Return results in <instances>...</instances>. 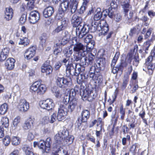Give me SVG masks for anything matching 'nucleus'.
<instances>
[{
    "mask_svg": "<svg viewBox=\"0 0 155 155\" xmlns=\"http://www.w3.org/2000/svg\"><path fill=\"white\" fill-rule=\"evenodd\" d=\"M114 10L111 8H109L108 9H106L104 10L103 12H105L108 16L111 19H112L114 18V15L116 14L114 12Z\"/></svg>",
    "mask_w": 155,
    "mask_h": 155,
    "instance_id": "nucleus-32",
    "label": "nucleus"
},
{
    "mask_svg": "<svg viewBox=\"0 0 155 155\" xmlns=\"http://www.w3.org/2000/svg\"><path fill=\"white\" fill-rule=\"evenodd\" d=\"M68 23V21L66 18H62L61 21V24L60 25L62 26H63L64 28H65L67 26V24Z\"/></svg>",
    "mask_w": 155,
    "mask_h": 155,
    "instance_id": "nucleus-51",
    "label": "nucleus"
},
{
    "mask_svg": "<svg viewBox=\"0 0 155 155\" xmlns=\"http://www.w3.org/2000/svg\"><path fill=\"white\" fill-rule=\"evenodd\" d=\"M58 86L61 88H67L71 86L72 85V82L70 78H59L57 81Z\"/></svg>",
    "mask_w": 155,
    "mask_h": 155,
    "instance_id": "nucleus-8",
    "label": "nucleus"
},
{
    "mask_svg": "<svg viewBox=\"0 0 155 155\" xmlns=\"http://www.w3.org/2000/svg\"><path fill=\"white\" fill-rule=\"evenodd\" d=\"M84 71L82 72H81V73L80 74V76H78L77 78V81H79L80 83H83L84 84H86L88 80V75L87 74H85L84 72Z\"/></svg>",
    "mask_w": 155,
    "mask_h": 155,
    "instance_id": "nucleus-22",
    "label": "nucleus"
},
{
    "mask_svg": "<svg viewBox=\"0 0 155 155\" xmlns=\"http://www.w3.org/2000/svg\"><path fill=\"white\" fill-rule=\"evenodd\" d=\"M147 66V69L148 70H151L153 71L155 68V64L152 63H149L148 64H146Z\"/></svg>",
    "mask_w": 155,
    "mask_h": 155,
    "instance_id": "nucleus-63",
    "label": "nucleus"
},
{
    "mask_svg": "<svg viewBox=\"0 0 155 155\" xmlns=\"http://www.w3.org/2000/svg\"><path fill=\"white\" fill-rule=\"evenodd\" d=\"M88 44L87 45V49H93L94 46V41H91L90 42H88Z\"/></svg>",
    "mask_w": 155,
    "mask_h": 155,
    "instance_id": "nucleus-56",
    "label": "nucleus"
},
{
    "mask_svg": "<svg viewBox=\"0 0 155 155\" xmlns=\"http://www.w3.org/2000/svg\"><path fill=\"white\" fill-rule=\"evenodd\" d=\"M58 133L64 140L68 135L69 132L66 129H65L64 128H61L60 131L58 132Z\"/></svg>",
    "mask_w": 155,
    "mask_h": 155,
    "instance_id": "nucleus-40",
    "label": "nucleus"
},
{
    "mask_svg": "<svg viewBox=\"0 0 155 155\" xmlns=\"http://www.w3.org/2000/svg\"><path fill=\"white\" fill-rule=\"evenodd\" d=\"M95 65L97 67V71L98 72H100L101 70H103L106 65L105 58H97Z\"/></svg>",
    "mask_w": 155,
    "mask_h": 155,
    "instance_id": "nucleus-14",
    "label": "nucleus"
},
{
    "mask_svg": "<svg viewBox=\"0 0 155 155\" xmlns=\"http://www.w3.org/2000/svg\"><path fill=\"white\" fill-rule=\"evenodd\" d=\"M62 148L57 144H54L52 149V153H58L61 152L62 150Z\"/></svg>",
    "mask_w": 155,
    "mask_h": 155,
    "instance_id": "nucleus-36",
    "label": "nucleus"
},
{
    "mask_svg": "<svg viewBox=\"0 0 155 155\" xmlns=\"http://www.w3.org/2000/svg\"><path fill=\"white\" fill-rule=\"evenodd\" d=\"M70 2L68 0H65L61 3L58 8V14L63 16L68 10L69 9Z\"/></svg>",
    "mask_w": 155,
    "mask_h": 155,
    "instance_id": "nucleus-9",
    "label": "nucleus"
},
{
    "mask_svg": "<svg viewBox=\"0 0 155 155\" xmlns=\"http://www.w3.org/2000/svg\"><path fill=\"white\" fill-rule=\"evenodd\" d=\"M28 18L30 23L33 24L35 23L40 19L39 13L36 10L31 12L30 13Z\"/></svg>",
    "mask_w": 155,
    "mask_h": 155,
    "instance_id": "nucleus-12",
    "label": "nucleus"
},
{
    "mask_svg": "<svg viewBox=\"0 0 155 155\" xmlns=\"http://www.w3.org/2000/svg\"><path fill=\"white\" fill-rule=\"evenodd\" d=\"M90 78L94 81H97L98 83H101L103 80L102 75L100 73H96L91 72H90Z\"/></svg>",
    "mask_w": 155,
    "mask_h": 155,
    "instance_id": "nucleus-19",
    "label": "nucleus"
},
{
    "mask_svg": "<svg viewBox=\"0 0 155 155\" xmlns=\"http://www.w3.org/2000/svg\"><path fill=\"white\" fill-rule=\"evenodd\" d=\"M81 121L82 122H86L90 117V112L87 110H83L81 114Z\"/></svg>",
    "mask_w": 155,
    "mask_h": 155,
    "instance_id": "nucleus-25",
    "label": "nucleus"
},
{
    "mask_svg": "<svg viewBox=\"0 0 155 155\" xmlns=\"http://www.w3.org/2000/svg\"><path fill=\"white\" fill-rule=\"evenodd\" d=\"M69 41V39L67 37V36L64 37L62 39L61 41L58 43L55 44V47H60L61 45L64 46Z\"/></svg>",
    "mask_w": 155,
    "mask_h": 155,
    "instance_id": "nucleus-31",
    "label": "nucleus"
},
{
    "mask_svg": "<svg viewBox=\"0 0 155 155\" xmlns=\"http://www.w3.org/2000/svg\"><path fill=\"white\" fill-rule=\"evenodd\" d=\"M54 12V8L53 7L50 6L44 9L43 12L44 17L46 18L51 17Z\"/></svg>",
    "mask_w": 155,
    "mask_h": 155,
    "instance_id": "nucleus-23",
    "label": "nucleus"
},
{
    "mask_svg": "<svg viewBox=\"0 0 155 155\" xmlns=\"http://www.w3.org/2000/svg\"><path fill=\"white\" fill-rule=\"evenodd\" d=\"M92 91L88 88L84 89H81L80 90V95L82 99L84 100L89 101V98L92 97L91 94Z\"/></svg>",
    "mask_w": 155,
    "mask_h": 155,
    "instance_id": "nucleus-13",
    "label": "nucleus"
},
{
    "mask_svg": "<svg viewBox=\"0 0 155 155\" xmlns=\"http://www.w3.org/2000/svg\"><path fill=\"white\" fill-rule=\"evenodd\" d=\"M85 37L84 38V41L86 43L90 42L93 38L92 36L90 34H87L85 35Z\"/></svg>",
    "mask_w": 155,
    "mask_h": 155,
    "instance_id": "nucleus-60",
    "label": "nucleus"
},
{
    "mask_svg": "<svg viewBox=\"0 0 155 155\" xmlns=\"http://www.w3.org/2000/svg\"><path fill=\"white\" fill-rule=\"evenodd\" d=\"M153 29L152 28H150L148 29L146 33L144 35V39H148L150 37L151 34V32Z\"/></svg>",
    "mask_w": 155,
    "mask_h": 155,
    "instance_id": "nucleus-49",
    "label": "nucleus"
},
{
    "mask_svg": "<svg viewBox=\"0 0 155 155\" xmlns=\"http://www.w3.org/2000/svg\"><path fill=\"white\" fill-rule=\"evenodd\" d=\"M134 61H133L132 64L133 65L137 66L139 63V57L138 54H135L133 58Z\"/></svg>",
    "mask_w": 155,
    "mask_h": 155,
    "instance_id": "nucleus-46",
    "label": "nucleus"
},
{
    "mask_svg": "<svg viewBox=\"0 0 155 155\" xmlns=\"http://www.w3.org/2000/svg\"><path fill=\"white\" fill-rule=\"evenodd\" d=\"M20 121V117L19 116L16 117L13 121L12 127L16 129L18 126L19 124Z\"/></svg>",
    "mask_w": 155,
    "mask_h": 155,
    "instance_id": "nucleus-43",
    "label": "nucleus"
},
{
    "mask_svg": "<svg viewBox=\"0 0 155 155\" xmlns=\"http://www.w3.org/2000/svg\"><path fill=\"white\" fill-rule=\"evenodd\" d=\"M69 5V9L70 10V12L71 15L75 13L77 9L79 3L78 0H71Z\"/></svg>",
    "mask_w": 155,
    "mask_h": 155,
    "instance_id": "nucleus-21",
    "label": "nucleus"
},
{
    "mask_svg": "<svg viewBox=\"0 0 155 155\" xmlns=\"http://www.w3.org/2000/svg\"><path fill=\"white\" fill-rule=\"evenodd\" d=\"M29 42V40L26 37H21L19 39L18 41V44L19 45H23L25 46L28 45Z\"/></svg>",
    "mask_w": 155,
    "mask_h": 155,
    "instance_id": "nucleus-35",
    "label": "nucleus"
},
{
    "mask_svg": "<svg viewBox=\"0 0 155 155\" xmlns=\"http://www.w3.org/2000/svg\"><path fill=\"white\" fill-rule=\"evenodd\" d=\"M12 144L13 145L16 146L20 143V138L18 137L13 136L12 137L11 140Z\"/></svg>",
    "mask_w": 155,
    "mask_h": 155,
    "instance_id": "nucleus-44",
    "label": "nucleus"
},
{
    "mask_svg": "<svg viewBox=\"0 0 155 155\" xmlns=\"http://www.w3.org/2000/svg\"><path fill=\"white\" fill-rule=\"evenodd\" d=\"M52 143L51 139L50 137L47 138L45 142L41 140L39 143V149L41 150L43 153H48L50 150Z\"/></svg>",
    "mask_w": 155,
    "mask_h": 155,
    "instance_id": "nucleus-6",
    "label": "nucleus"
},
{
    "mask_svg": "<svg viewBox=\"0 0 155 155\" xmlns=\"http://www.w3.org/2000/svg\"><path fill=\"white\" fill-rule=\"evenodd\" d=\"M101 9L100 8H97V12L94 15V19L95 21H99V20L101 18L102 15V13L101 12H100Z\"/></svg>",
    "mask_w": 155,
    "mask_h": 155,
    "instance_id": "nucleus-39",
    "label": "nucleus"
},
{
    "mask_svg": "<svg viewBox=\"0 0 155 155\" xmlns=\"http://www.w3.org/2000/svg\"><path fill=\"white\" fill-rule=\"evenodd\" d=\"M13 9L11 7L7 8L5 11L4 18L7 21L11 20L13 16Z\"/></svg>",
    "mask_w": 155,
    "mask_h": 155,
    "instance_id": "nucleus-24",
    "label": "nucleus"
},
{
    "mask_svg": "<svg viewBox=\"0 0 155 155\" xmlns=\"http://www.w3.org/2000/svg\"><path fill=\"white\" fill-rule=\"evenodd\" d=\"M10 138L8 136H5L3 139L4 143L5 146H8L10 143Z\"/></svg>",
    "mask_w": 155,
    "mask_h": 155,
    "instance_id": "nucleus-54",
    "label": "nucleus"
},
{
    "mask_svg": "<svg viewBox=\"0 0 155 155\" xmlns=\"http://www.w3.org/2000/svg\"><path fill=\"white\" fill-rule=\"evenodd\" d=\"M155 40V35L153 34L150 39H148L147 41L144 43L143 49L145 51L146 54H147L148 52L147 51L148 50L149 47Z\"/></svg>",
    "mask_w": 155,
    "mask_h": 155,
    "instance_id": "nucleus-16",
    "label": "nucleus"
},
{
    "mask_svg": "<svg viewBox=\"0 0 155 155\" xmlns=\"http://www.w3.org/2000/svg\"><path fill=\"white\" fill-rule=\"evenodd\" d=\"M87 139L90 141L92 142L95 143V138L91 135V133H88L86 136Z\"/></svg>",
    "mask_w": 155,
    "mask_h": 155,
    "instance_id": "nucleus-52",
    "label": "nucleus"
},
{
    "mask_svg": "<svg viewBox=\"0 0 155 155\" xmlns=\"http://www.w3.org/2000/svg\"><path fill=\"white\" fill-rule=\"evenodd\" d=\"M130 140V136L129 135H127L126 137H124L122 139V144L124 145H125L127 143V142L128 141L129 143Z\"/></svg>",
    "mask_w": 155,
    "mask_h": 155,
    "instance_id": "nucleus-48",
    "label": "nucleus"
},
{
    "mask_svg": "<svg viewBox=\"0 0 155 155\" xmlns=\"http://www.w3.org/2000/svg\"><path fill=\"white\" fill-rule=\"evenodd\" d=\"M41 71L42 73H45L46 74H49L52 71V68L50 65L44 64L41 67Z\"/></svg>",
    "mask_w": 155,
    "mask_h": 155,
    "instance_id": "nucleus-26",
    "label": "nucleus"
},
{
    "mask_svg": "<svg viewBox=\"0 0 155 155\" xmlns=\"http://www.w3.org/2000/svg\"><path fill=\"white\" fill-rule=\"evenodd\" d=\"M71 45L73 46V51L74 52L73 55L74 61L77 62L81 60L82 58L85 57L87 54V49L85 48V46L76 38H74L73 39V44Z\"/></svg>",
    "mask_w": 155,
    "mask_h": 155,
    "instance_id": "nucleus-1",
    "label": "nucleus"
},
{
    "mask_svg": "<svg viewBox=\"0 0 155 155\" xmlns=\"http://www.w3.org/2000/svg\"><path fill=\"white\" fill-rule=\"evenodd\" d=\"M129 129L126 125H124L121 127V131L124 134L128 133Z\"/></svg>",
    "mask_w": 155,
    "mask_h": 155,
    "instance_id": "nucleus-55",
    "label": "nucleus"
},
{
    "mask_svg": "<svg viewBox=\"0 0 155 155\" xmlns=\"http://www.w3.org/2000/svg\"><path fill=\"white\" fill-rule=\"evenodd\" d=\"M27 9L29 10H32L35 7V5L33 2L31 1H29L27 4Z\"/></svg>",
    "mask_w": 155,
    "mask_h": 155,
    "instance_id": "nucleus-57",
    "label": "nucleus"
},
{
    "mask_svg": "<svg viewBox=\"0 0 155 155\" xmlns=\"http://www.w3.org/2000/svg\"><path fill=\"white\" fill-rule=\"evenodd\" d=\"M1 123L2 124V127H4L5 128H7L9 125V119L6 117H2L1 119Z\"/></svg>",
    "mask_w": 155,
    "mask_h": 155,
    "instance_id": "nucleus-37",
    "label": "nucleus"
},
{
    "mask_svg": "<svg viewBox=\"0 0 155 155\" xmlns=\"http://www.w3.org/2000/svg\"><path fill=\"white\" fill-rule=\"evenodd\" d=\"M36 48L34 46L28 49L26 51L25 56L28 59H30L36 53Z\"/></svg>",
    "mask_w": 155,
    "mask_h": 155,
    "instance_id": "nucleus-17",
    "label": "nucleus"
},
{
    "mask_svg": "<svg viewBox=\"0 0 155 155\" xmlns=\"http://www.w3.org/2000/svg\"><path fill=\"white\" fill-rule=\"evenodd\" d=\"M33 121L31 120V118L25 121L23 126V128L24 130H27L30 129L33 126Z\"/></svg>",
    "mask_w": 155,
    "mask_h": 155,
    "instance_id": "nucleus-33",
    "label": "nucleus"
},
{
    "mask_svg": "<svg viewBox=\"0 0 155 155\" xmlns=\"http://www.w3.org/2000/svg\"><path fill=\"white\" fill-rule=\"evenodd\" d=\"M62 51V47L60 48V47H59V48H57L54 49V54L56 56L60 54Z\"/></svg>",
    "mask_w": 155,
    "mask_h": 155,
    "instance_id": "nucleus-53",
    "label": "nucleus"
},
{
    "mask_svg": "<svg viewBox=\"0 0 155 155\" xmlns=\"http://www.w3.org/2000/svg\"><path fill=\"white\" fill-rule=\"evenodd\" d=\"M67 73L72 76H77L84 71V68L81 66L79 64L75 62L68 63L66 66Z\"/></svg>",
    "mask_w": 155,
    "mask_h": 155,
    "instance_id": "nucleus-3",
    "label": "nucleus"
},
{
    "mask_svg": "<svg viewBox=\"0 0 155 155\" xmlns=\"http://www.w3.org/2000/svg\"><path fill=\"white\" fill-rule=\"evenodd\" d=\"M27 18V14L26 13H23L21 15L20 19L19 21L21 24H24L26 21Z\"/></svg>",
    "mask_w": 155,
    "mask_h": 155,
    "instance_id": "nucleus-50",
    "label": "nucleus"
},
{
    "mask_svg": "<svg viewBox=\"0 0 155 155\" xmlns=\"http://www.w3.org/2000/svg\"><path fill=\"white\" fill-rule=\"evenodd\" d=\"M129 81V77L128 75L124 76L123 80V83L121 87L122 89H125L128 84Z\"/></svg>",
    "mask_w": 155,
    "mask_h": 155,
    "instance_id": "nucleus-42",
    "label": "nucleus"
},
{
    "mask_svg": "<svg viewBox=\"0 0 155 155\" xmlns=\"http://www.w3.org/2000/svg\"><path fill=\"white\" fill-rule=\"evenodd\" d=\"M120 55V53L119 52H117L114 57L111 64V67H114L115 65L116 62L118 60V58L119 57Z\"/></svg>",
    "mask_w": 155,
    "mask_h": 155,
    "instance_id": "nucleus-45",
    "label": "nucleus"
},
{
    "mask_svg": "<svg viewBox=\"0 0 155 155\" xmlns=\"http://www.w3.org/2000/svg\"><path fill=\"white\" fill-rule=\"evenodd\" d=\"M15 61V59L13 58H8L5 63V67L8 70H12L14 68Z\"/></svg>",
    "mask_w": 155,
    "mask_h": 155,
    "instance_id": "nucleus-20",
    "label": "nucleus"
},
{
    "mask_svg": "<svg viewBox=\"0 0 155 155\" xmlns=\"http://www.w3.org/2000/svg\"><path fill=\"white\" fill-rule=\"evenodd\" d=\"M18 108L19 110L22 112L27 111L29 108V105L25 99H21L18 105Z\"/></svg>",
    "mask_w": 155,
    "mask_h": 155,
    "instance_id": "nucleus-15",
    "label": "nucleus"
},
{
    "mask_svg": "<svg viewBox=\"0 0 155 155\" xmlns=\"http://www.w3.org/2000/svg\"><path fill=\"white\" fill-rule=\"evenodd\" d=\"M88 25L89 31L91 32H94L96 31H101L102 34L105 35L109 29L108 24L106 21L103 20L94 21L91 26Z\"/></svg>",
    "mask_w": 155,
    "mask_h": 155,
    "instance_id": "nucleus-2",
    "label": "nucleus"
},
{
    "mask_svg": "<svg viewBox=\"0 0 155 155\" xmlns=\"http://www.w3.org/2000/svg\"><path fill=\"white\" fill-rule=\"evenodd\" d=\"M129 11V9H124V16L126 17V19L127 20V21L129 23H130L134 21L132 18L133 13L132 12L130 11L128 14V13Z\"/></svg>",
    "mask_w": 155,
    "mask_h": 155,
    "instance_id": "nucleus-29",
    "label": "nucleus"
},
{
    "mask_svg": "<svg viewBox=\"0 0 155 155\" xmlns=\"http://www.w3.org/2000/svg\"><path fill=\"white\" fill-rule=\"evenodd\" d=\"M113 18L116 21L118 22L121 20L122 17L120 14L116 13L115 15H114Z\"/></svg>",
    "mask_w": 155,
    "mask_h": 155,
    "instance_id": "nucleus-59",
    "label": "nucleus"
},
{
    "mask_svg": "<svg viewBox=\"0 0 155 155\" xmlns=\"http://www.w3.org/2000/svg\"><path fill=\"white\" fill-rule=\"evenodd\" d=\"M48 38V36L45 33H43L39 37V46L42 48L45 47L46 45V41Z\"/></svg>",
    "mask_w": 155,
    "mask_h": 155,
    "instance_id": "nucleus-28",
    "label": "nucleus"
},
{
    "mask_svg": "<svg viewBox=\"0 0 155 155\" xmlns=\"http://www.w3.org/2000/svg\"><path fill=\"white\" fill-rule=\"evenodd\" d=\"M71 45L68 46L65 48L63 51V52L65 56L69 58L73 53V50L71 48Z\"/></svg>",
    "mask_w": 155,
    "mask_h": 155,
    "instance_id": "nucleus-30",
    "label": "nucleus"
},
{
    "mask_svg": "<svg viewBox=\"0 0 155 155\" xmlns=\"http://www.w3.org/2000/svg\"><path fill=\"white\" fill-rule=\"evenodd\" d=\"M77 104V101L75 99H73L68 105H66V108H68L67 112H72L75 109Z\"/></svg>",
    "mask_w": 155,
    "mask_h": 155,
    "instance_id": "nucleus-27",
    "label": "nucleus"
},
{
    "mask_svg": "<svg viewBox=\"0 0 155 155\" xmlns=\"http://www.w3.org/2000/svg\"><path fill=\"white\" fill-rule=\"evenodd\" d=\"M39 104L41 108L48 110H51L54 105L53 100L50 99H47L45 101H41L40 102Z\"/></svg>",
    "mask_w": 155,
    "mask_h": 155,
    "instance_id": "nucleus-10",
    "label": "nucleus"
},
{
    "mask_svg": "<svg viewBox=\"0 0 155 155\" xmlns=\"http://www.w3.org/2000/svg\"><path fill=\"white\" fill-rule=\"evenodd\" d=\"M95 58V55L91 53H88L87 55L83 59L82 58V59L80 61H81V64L83 65H87L89 64L91 65L94 63Z\"/></svg>",
    "mask_w": 155,
    "mask_h": 155,
    "instance_id": "nucleus-11",
    "label": "nucleus"
},
{
    "mask_svg": "<svg viewBox=\"0 0 155 155\" xmlns=\"http://www.w3.org/2000/svg\"><path fill=\"white\" fill-rule=\"evenodd\" d=\"M65 28H63V26H62L60 25L58 26L55 29L52 31V35H55L56 34L58 33L61 31H62Z\"/></svg>",
    "mask_w": 155,
    "mask_h": 155,
    "instance_id": "nucleus-47",
    "label": "nucleus"
},
{
    "mask_svg": "<svg viewBox=\"0 0 155 155\" xmlns=\"http://www.w3.org/2000/svg\"><path fill=\"white\" fill-rule=\"evenodd\" d=\"M76 27V35L79 38L84 37L89 31L88 25L85 24L84 22L81 23Z\"/></svg>",
    "mask_w": 155,
    "mask_h": 155,
    "instance_id": "nucleus-5",
    "label": "nucleus"
},
{
    "mask_svg": "<svg viewBox=\"0 0 155 155\" xmlns=\"http://www.w3.org/2000/svg\"><path fill=\"white\" fill-rule=\"evenodd\" d=\"M8 55L3 53L2 52L1 53L0 55V61H3L5 60L8 57Z\"/></svg>",
    "mask_w": 155,
    "mask_h": 155,
    "instance_id": "nucleus-62",
    "label": "nucleus"
},
{
    "mask_svg": "<svg viewBox=\"0 0 155 155\" xmlns=\"http://www.w3.org/2000/svg\"><path fill=\"white\" fill-rule=\"evenodd\" d=\"M54 139L56 143L59 145L62 144L64 140V138L58 132L55 135Z\"/></svg>",
    "mask_w": 155,
    "mask_h": 155,
    "instance_id": "nucleus-34",
    "label": "nucleus"
},
{
    "mask_svg": "<svg viewBox=\"0 0 155 155\" xmlns=\"http://www.w3.org/2000/svg\"><path fill=\"white\" fill-rule=\"evenodd\" d=\"M82 21L81 18L77 15L74 14L72 16L71 22L73 27H76L81 23H83Z\"/></svg>",
    "mask_w": 155,
    "mask_h": 155,
    "instance_id": "nucleus-18",
    "label": "nucleus"
},
{
    "mask_svg": "<svg viewBox=\"0 0 155 155\" xmlns=\"http://www.w3.org/2000/svg\"><path fill=\"white\" fill-rule=\"evenodd\" d=\"M66 104H61L58 108L57 119L59 121H62L64 119L67 115V110Z\"/></svg>",
    "mask_w": 155,
    "mask_h": 155,
    "instance_id": "nucleus-7",
    "label": "nucleus"
},
{
    "mask_svg": "<svg viewBox=\"0 0 155 155\" xmlns=\"http://www.w3.org/2000/svg\"><path fill=\"white\" fill-rule=\"evenodd\" d=\"M46 89L45 85L41 84L39 82L37 81L33 83L30 87V91L32 93H36L41 95L45 93Z\"/></svg>",
    "mask_w": 155,
    "mask_h": 155,
    "instance_id": "nucleus-4",
    "label": "nucleus"
},
{
    "mask_svg": "<svg viewBox=\"0 0 155 155\" xmlns=\"http://www.w3.org/2000/svg\"><path fill=\"white\" fill-rule=\"evenodd\" d=\"M154 56H155V50H152L151 51L150 55L146 59L145 64H148L149 63H152L153 57Z\"/></svg>",
    "mask_w": 155,
    "mask_h": 155,
    "instance_id": "nucleus-38",
    "label": "nucleus"
},
{
    "mask_svg": "<svg viewBox=\"0 0 155 155\" xmlns=\"http://www.w3.org/2000/svg\"><path fill=\"white\" fill-rule=\"evenodd\" d=\"M115 0L112 1L110 4V6L109 8H111L112 9H115L117 7V2L115 1ZM117 1V0H116Z\"/></svg>",
    "mask_w": 155,
    "mask_h": 155,
    "instance_id": "nucleus-64",
    "label": "nucleus"
},
{
    "mask_svg": "<svg viewBox=\"0 0 155 155\" xmlns=\"http://www.w3.org/2000/svg\"><path fill=\"white\" fill-rule=\"evenodd\" d=\"M97 67L96 66V65L94 64V66H92L90 68L89 72H92L96 73H100V72H98V71H97Z\"/></svg>",
    "mask_w": 155,
    "mask_h": 155,
    "instance_id": "nucleus-61",
    "label": "nucleus"
},
{
    "mask_svg": "<svg viewBox=\"0 0 155 155\" xmlns=\"http://www.w3.org/2000/svg\"><path fill=\"white\" fill-rule=\"evenodd\" d=\"M57 119L56 114L54 113H53L51 116L50 118H49L50 123H53Z\"/></svg>",
    "mask_w": 155,
    "mask_h": 155,
    "instance_id": "nucleus-58",
    "label": "nucleus"
},
{
    "mask_svg": "<svg viewBox=\"0 0 155 155\" xmlns=\"http://www.w3.org/2000/svg\"><path fill=\"white\" fill-rule=\"evenodd\" d=\"M8 106L7 104L4 103L0 106V114L2 115L5 114L7 111Z\"/></svg>",
    "mask_w": 155,
    "mask_h": 155,
    "instance_id": "nucleus-41",
    "label": "nucleus"
}]
</instances>
